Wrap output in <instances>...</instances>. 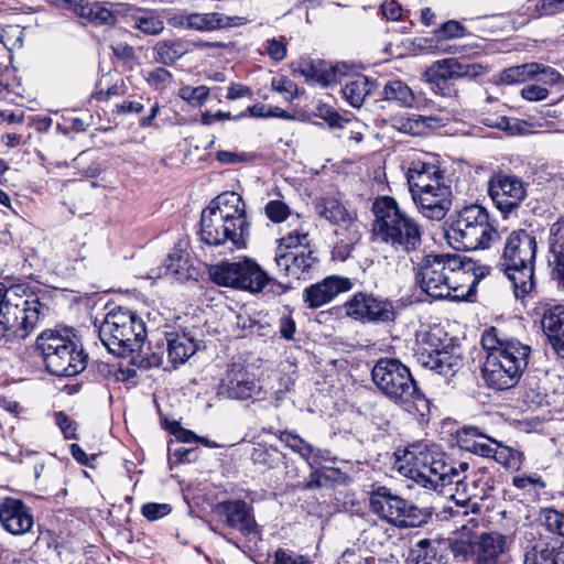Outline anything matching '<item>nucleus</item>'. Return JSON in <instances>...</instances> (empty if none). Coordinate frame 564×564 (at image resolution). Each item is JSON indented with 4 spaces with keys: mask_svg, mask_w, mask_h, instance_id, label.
<instances>
[{
    "mask_svg": "<svg viewBox=\"0 0 564 564\" xmlns=\"http://www.w3.org/2000/svg\"><path fill=\"white\" fill-rule=\"evenodd\" d=\"M292 69L294 74L303 76L306 83L327 87L347 75L350 67L346 63L333 64L324 59L301 57L292 64Z\"/></svg>",
    "mask_w": 564,
    "mask_h": 564,
    "instance_id": "412c9836",
    "label": "nucleus"
},
{
    "mask_svg": "<svg viewBox=\"0 0 564 564\" xmlns=\"http://www.w3.org/2000/svg\"><path fill=\"white\" fill-rule=\"evenodd\" d=\"M213 282L218 285L259 293L283 294L289 286L270 276L253 259L242 258L236 262L223 261L209 270Z\"/></svg>",
    "mask_w": 564,
    "mask_h": 564,
    "instance_id": "9b49d317",
    "label": "nucleus"
},
{
    "mask_svg": "<svg viewBox=\"0 0 564 564\" xmlns=\"http://www.w3.org/2000/svg\"><path fill=\"white\" fill-rule=\"evenodd\" d=\"M486 68L479 64L462 63L457 58L448 57L432 63L424 72L423 77L431 89L443 97L456 95V89L449 80L459 78H476L484 75Z\"/></svg>",
    "mask_w": 564,
    "mask_h": 564,
    "instance_id": "f3484780",
    "label": "nucleus"
},
{
    "mask_svg": "<svg viewBox=\"0 0 564 564\" xmlns=\"http://www.w3.org/2000/svg\"><path fill=\"white\" fill-rule=\"evenodd\" d=\"M218 395L236 401L251 400L260 410L278 409L286 398V390L278 389L269 393L248 366L242 362L228 365L218 386Z\"/></svg>",
    "mask_w": 564,
    "mask_h": 564,
    "instance_id": "1a4fd4ad",
    "label": "nucleus"
},
{
    "mask_svg": "<svg viewBox=\"0 0 564 564\" xmlns=\"http://www.w3.org/2000/svg\"><path fill=\"white\" fill-rule=\"evenodd\" d=\"M482 30L491 33L512 32L516 30V26L509 15L501 14L486 18L482 23Z\"/></svg>",
    "mask_w": 564,
    "mask_h": 564,
    "instance_id": "603ef678",
    "label": "nucleus"
},
{
    "mask_svg": "<svg viewBox=\"0 0 564 564\" xmlns=\"http://www.w3.org/2000/svg\"><path fill=\"white\" fill-rule=\"evenodd\" d=\"M541 324L554 351L564 359V305H555L546 310Z\"/></svg>",
    "mask_w": 564,
    "mask_h": 564,
    "instance_id": "c9c22d12",
    "label": "nucleus"
},
{
    "mask_svg": "<svg viewBox=\"0 0 564 564\" xmlns=\"http://www.w3.org/2000/svg\"><path fill=\"white\" fill-rule=\"evenodd\" d=\"M243 23V18L226 17L220 13L176 14L169 19V24L174 28L198 32H210L226 26L241 25Z\"/></svg>",
    "mask_w": 564,
    "mask_h": 564,
    "instance_id": "393cba45",
    "label": "nucleus"
},
{
    "mask_svg": "<svg viewBox=\"0 0 564 564\" xmlns=\"http://www.w3.org/2000/svg\"><path fill=\"white\" fill-rule=\"evenodd\" d=\"M371 378L378 389L395 403L415 408L419 403H427L409 368L397 359H379L371 370Z\"/></svg>",
    "mask_w": 564,
    "mask_h": 564,
    "instance_id": "ddd939ff",
    "label": "nucleus"
},
{
    "mask_svg": "<svg viewBox=\"0 0 564 564\" xmlns=\"http://www.w3.org/2000/svg\"><path fill=\"white\" fill-rule=\"evenodd\" d=\"M481 346L487 352L481 370L487 386L496 390L513 388L528 366L531 348L516 338L500 337L495 327L485 330Z\"/></svg>",
    "mask_w": 564,
    "mask_h": 564,
    "instance_id": "7ed1b4c3",
    "label": "nucleus"
},
{
    "mask_svg": "<svg viewBox=\"0 0 564 564\" xmlns=\"http://www.w3.org/2000/svg\"><path fill=\"white\" fill-rule=\"evenodd\" d=\"M549 250L554 257L555 271L564 286V217L550 228Z\"/></svg>",
    "mask_w": 564,
    "mask_h": 564,
    "instance_id": "ea45409f",
    "label": "nucleus"
},
{
    "mask_svg": "<svg viewBox=\"0 0 564 564\" xmlns=\"http://www.w3.org/2000/svg\"><path fill=\"white\" fill-rule=\"evenodd\" d=\"M274 564H313V562L303 555L279 549L274 555Z\"/></svg>",
    "mask_w": 564,
    "mask_h": 564,
    "instance_id": "680f3d73",
    "label": "nucleus"
},
{
    "mask_svg": "<svg viewBox=\"0 0 564 564\" xmlns=\"http://www.w3.org/2000/svg\"><path fill=\"white\" fill-rule=\"evenodd\" d=\"M35 347L51 375L74 377L87 367L88 355L79 340L68 332L45 329L37 336Z\"/></svg>",
    "mask_w": 564,
    "mask_h": 564,
    "instance_id": "6e6552de",
    "label": "nucleus"
},
{
    "mask_svg": "<svg viewBox=\"0 0 564 564\" xmlns=\"http://www.w3.org/2000/svg\"><path fill=\"white\" fill-rule=\"evenodd\" d=\"M369 502L375 514L395 527L414 528L424 521V514L416 506L393 495L387 487L373 490Z\"/></svg>",
    "mask_w": 564,
    "mask_h": 564,
    "instance_id": "dca6fc26",
    "label": "nucleus"
},
{
    "mask_svg": "<svg viewBox=\"0 0 564 564\" xmlns=\"http://www.w3.org/2000/svg\"><path fill=\"white\" fill-rule=\"evenodd\" d=\"M535 63H525L505 69L500 75V80L503 84L512 85L524 83L529 79H534Z\"/></svg>",
    "mask_w": 564,
    "mask_h": 564,
    "instance_id": "49530a36",
    "label": "nucleus"
},
{
    "mask_svg": "<svg viewBox=\"0 0 564 564\" xmlns=\"http://www.w3.org/2000/svg\"><path fill=\"white\" fill-rule=\"evenodd\" d=\"M251 459L253 464L271 469L282 464L285 455L275 446L258 444L252 449Z\"/></svg>",
    "mask_w": 564,
    "mask_h": 564,
    "instance_id": "79ce46f5",
    "label": "nucleus"
},
{
    "mask_svg": "<svg viewBox=\"0 0 564 564\" xmlns=\"http://www.w3.org/2000/svg\"><path fill=\"white\" fill-rule=\"evenodd\" d=\"M215 512L227 527L239 531L245 536L260 534V527L254 519L253 508L245 500L221 501L216 505Z\"/></svg>",
    "mask_w": 564,
    "mask_h": 564,
    "instance_id": "5701e85b",
    "label": "nucleus"
},
{
    "mask_svg": "<svg viewBox=\"0 0 564 564\" xmlns=\"http://www.w3.org/2000/svg\"><path fill=\"white\" fill-rule=\"evenodd\" d=\"M346 313L354 319L372 323H392L397 317L392 301L364 292L356 293L346 303Z\"/></svg>",
    "mask_w": 564,
    "mask_h": 564,
    "instance_id": "aec40b11",
    "label": "nucleus"
},
{
    "mask_svg": "<svg viewBox=\"0 0 564 564\" xmlns=\"http://www.w3.org/2000/svg\"><path fill=\"white\" fill-rule=\"evenodd\" d=\"M451 37H405L401 41L404 46L403 51L395 54L402 57L409 54L431 53V54H452L470 56L474 54V47L467 45H452L447 43Z\"/></svg>",
    "mask_w": 564,
    "mask_h": 564,
    "instance_id": "a878e982",
    "label": "nucleus"
},
{
    "mask_svg": "<svg viewBox=\"0 0 564 564\" xmlns=\"http://www.w3.org/2000/svg\"><path fill=\"white\" fill-rule=\"evenodd\" d=\"M521 97L529 101H542L545 100L550 91L539 85H527L521 89Z\"/></svg>",
    "mask_w": 564,
    "mask_h": 564,
    "instance_id": "e2e57ef3",
    "label": "nucleus"
},
{
    "mask_svg": "<svg viewBox=\"0 0 564 564\" xmlns=\"http://www.w3.org/2000/svg\"><path fill=\"white\" fill-rule=\"evenodd\" d=\"M126 3L120 2H89L75 0L70 9L87 23L95 26H112L122 23Z\"/></svg>",
    "mask_w": 564,
    "mask_h": 564,
    "instance_id": "b1692460",
    "label": "nucleus"
},
{
    "mask_svg": "<svg viewBox=\"0 0 564 564\" xmlns=\"http://www.w3.org/2000/svg\"><path fill=\"white\" fill-rule=\"evenodd\" d=\"M186 262L181 256L170 254L165 263V274L182 278V270Z\"/></svg>",
    "mask_w": 564,
    "mask_h": 564,
    "instance_id": "774afa93",
    "label": "nucleus"
},
{
    "mask_svg": "<svg viewBox=\"0 0 564 564\" xmlns=\"http://www.w3.org/2000/svg\"><path fill=\"white\" fill-rule=\"evenodd\" d=\"M272 88L284 95V99L292 101L297 95V86L285 76H278L272 79Z\"/></svg>",
    "mask_w": 564,
    "mask_h": 564,
    "instance_id": "5fc2aeb1",
    "label": "nucleus"
},
{
    "mask_svg": "<svg viewBox=\"0 0 564 564\" xmlns=\"http://www.w3.org/2000/svg\"><path fill=\"white\" fill-rule=\"evenodd\" d=\"M185 44L177 39H170L159 43L155 47V59L162 64H173L186 53Z\"/></svg>",
    "mask_w": 564,
    "mask_h": 564,
    "instance_id": "c03bdc74",
    "label": "nucleus"
},
{
    "mask_svg": "<svg viewBox=\"0 0 564 564\" xmlns=\"http://www.w3.org/2000/svg\"><path fill=\"white\" fill-rule=\"evenodd\" d=\"M315 117L323 119L330 128H340L344 119L328 105H318L314 111Z\"/></svg>",
    "mask_w": 564,
    "mask_h": 564,
    "instance_id": "6e6d98bb",
    "label": "nucleus"
},
{
    "mask_svg": "<svg viewBox=\"0 0 564 564\" xmlns=\"http://www.w3.org/2000/svg\"><path fill=\"white\" fill-rule=\"evenodd\" d=\"M279 440L283 442L293 452L297 453L306 462L311 458L319 457L322 451L316 449L313 445L303 440L300 435L292 432L283 431L279 435Z\"/></svg>",
    "mask_w": 564,
    "mask_h": 564,
    "instance_id": "37998d69",
    "label": "nucleus"
},
{
    "mask_svg": "<svg viewBox=\"0 0 564 564\" xmlns=\"http://www.w3.org/2000/svg\"><path fill=\"white\" fill-rule=\"evenodd\" d=\"M0 523L13 535H23L34 525L33 513L23 501L15 498H4L0 502Z\"/></svg>",
    "mask_w": 564,
    "mask_h": 564,
    "instance_id": "bb28decb",
    "label": "nucleus"
},
{
    "mask_svg": "<svg viewBox=\"0 0 564 564\" xmlns=\"http://www.w3.org/2000/svg\"><path fill=\"white\" fill-rule=\"evenodd\" d=\"M171 78V73L163 67H158L149 72L145 77L147 82L156 89L161 88L162 85L170 82Z\"/></svg>",
    "mask_w": 564,
    "mask_h": 564,
    "instance_id": "69168bd1",
    "label": "nucleus"
},
{
    "mask_svg": "<svg viewBox=\"0 0 564 564\" xmlns=\"http://www.w3.org/2000/svg\"><path fill=\"white\" fill-rule=\"evenodd\" d=\"M444 457L443 453L425 445L413 444L397 456L394 468L417 485L438 490L452 485L453 477L457 476V466L446 463Z\"/></svg>",
    "mask_w": 564,
    "mask_h": 564,
    "instance_id": "423d86ee",
    "label": "nucleus"
},
{
    "mask_svg": "<svg viewBox=\"0 0 564 564\" xmlns=\"http://www.w3.org/2000/svg\"><path fill=\"white\" fill-rule=\"evenodd\" d=\"M412 198L420 213L432 220H441L452 206V191L445 180L422 189H412Z\"/></svg>",
    "mask_w": 564,
    "mask_h": 564,
    "instance_id": "4be33fe9",
    "label": "nucleus"
},
{
    "mask_svg": "<svg viewBox=\"0 0 564 564\" xmlns=\"http://www.w3.org/2000/svg\"><path fill=\"white\" fill-rule=\"evenodd\" d=\"M497 442L477 426H464L457 432L459 447L480 457L490 458Z\"/></svg>",
    "mask_w": 564,
    "mask_h": 564,
    "instance_id": "f704fd0d",
    "label": "nucleus"
},
{
    "mask_svg": "<svg viewBox=\"0 0 564 564\" xmlns=\"http://www.w3.org/2000/svg\"><path fill=\"white\" fill-rule=\"evenodd\" d=\"M171 511L172 507L169 503L149 502L142 507V514L150 521L161 519Z\"/></svg>",
    "mask_w": 564,
    "mask_h": 564,
    "instance_id": "bf43d9fd",
    "label": "nucleus"
},
{
    "mask_svg": "<svg viewBox=\"0 0 564 564\" xmlns=\"http://www.w3.org/2000/svg\"><path fill=\"white\" fill-rule=\"evenodd\" d=\"M535 12L540 17H552L564 12V0H539Z\"/></svg>",
    "mask_w": 564,
    "mask_h": 564,
    "instance_id": "4d7b16f0",
    "label": "nucleus"
},
{
    "mask_svg": "<svg viewBox=\"0 0 564 564\" xmlns=\"http://www.w3.org/2000/svg\"><path fill=\"white\" fill-rule=\"evenodd\" d=\"M383 95L387 101L395 102L403 107H412L415 99L411 88L400 79L387 82L383 86Z\"/></svg>",
    "mask_w": 564,
    "mask_h": 564,
    "instance_id": "a19ab883",
    "label": "nucleus"
},
{
    "mask_svg": "<svg viewBox=\"0 0 564 564\" xmlns=\"http://www.w3.org/2000/svg\"><path fill=\"white\" fill-rule=\"evenodd\" d=\"M55 423L61 429L65 438L74 440L76 438V423L64 412H57L55 414Z\"/></svg>",
    "mask_w": 564,
    "mask_h": 564,
    "instance_id": "052dcab7",
    "label": "nucleus"
},
{
    "mask_svg": "<svg viewBox=\"0 0 564 564\" xmlns=\"http://www.w3.org/2000/svg\"><path fill=\"white\" fill-rule=\"evenodd\" d=\"M488 193L495 206L507 215L519 208L525 199L527 185L517 175L497 172L488 181Z\"/></svg>",
    "mask_w": 564,
    "mask_h": 564,
    "instance_id": "6ab92c4d",
    "label": "nucleus"
},
{
    "mask_svg": "<svg viewBox=\"0 0 564 564\" xmlns=\"http://www.w3.org/2000/svg\"><path fill=\"white\" fill-rule=\"evenodd\" d=\"M448 243L456 250L489 248L499 239V232L489 221V214L479 205L462 208L445 230Z\"/></svg>",
    "mask_w": 564,
    "mask_h": 564,
    "instance_id": "9d476101",
    "label": "nucleus"
},
{
    "mask_svg": "<svg viewBox=\"0 0 564 564\" xmlns=\"http://www.w3.org/2000/svg\"><path fill=\"white\" fill-rule=\"evenodd\" d=\"M372 232L395 252L411 256L422 246V226L402 210L391 196H382L372 204Z\"/></svg>",
    "mask_w": 564,
    "mask_h": 564,
    "instance_id": "20e7f679",
    "label": "nucleus"
},
{
    "mask_svg": "<svg viewBox=\"0 0 564 564\" xmlns=\"http://www.w3.org/2000/svg\"><path fill=\"white\" fill-rule=\"evenodd\" d=\"M444 172L433 162L413 158L406 167L409 189H422L434 183L444 181Z\"/></svg>",
    "mask_w": 564,
    "mask_h": 564,
    "instance_id": "2f4dec72",
    "label": "nucleus"
},
{
    "mask_svg": "<svg viewBox=\"0 0 564 564\" xmlns=\"http://www.w3.org/2000/svg\"><path fill=\"white\" fill-rule=\"evenodd\" d=\"M451 544L442 539H423L412 551L416 564H446Z\"/></svg>",
    "mask_w": 564,
    "mask_h": 564,
    "instance_id": "e433bc0d",
    "label": "nucleus"
},
{
    "mask_svg": "<svg viewBox=\"0 0 564 564\" xmlns=\"http://www.w3.org/2000/svg\"><path fill=\"white\" fill-rule=\"evenodd\" d=\"M275 267L279 275L296 280L311 278L317 262L313 251L307 252H275Z\"/></svg>",
    "mask_w": 564,
    "mask_h": 564,
    "instance_id": "c85d7f7f",
    "label": "nucleus"
},
{
    "mask_svg": "<svg viewBox=\"0 0 564 564\" xmlns=\"http://www.w3.org/2000/svg\"><path fill=\"white\" fill-rule=\"evenodd\" d=\"M507 539L499 532L477 533L475 564H502Z\"/></svg>",
    "mask_w": 564,
    "mask_h": 564,
    "instance_id": "473e14b6",
    "label": "nucleus"
},
{
    "mask_svg": "<svg viewBox=\"0 0 564 564\" xmlns=\"http://www.w3.org/2000/svg\"><path fill=\"white\" fill-rule=\"evenodd\" d=\"M98 333L104 346L119 357L139 350L147 337L142 319L120 306L106 314Z\"/></svg>",
    "mask_w": 564,
    "mask_h": 564,
    "instance_id": "f8f14e48",
    "label": "nucleus"
},
{
    "mask_svg": "<svg viewBox=\"0 0 564 564\" xmlns=\"http://www.w3.org/2000/svg\"><path fill=\"white\" fill-rule=\"evenodd\" d=\"M122 23L131 24L148 35H158L164 30V20L159 11L128 3L124 6Z\"/></svg>",
    "mask_w": 564,
    "mask_h": 564,
    "instance_id": "72a5a7b5",
    "label": "nucleus"
},
{
    "mask_svg": "<svg viewBox=\"0 0 564 564\" xmlns=\"http://www.w3.org/2000/svg\"><path fill=\"white\" fill-rule=\"evenodd\" d=\"M538 243L533 231L516 229L505 239L499 264L512 282L517 297H523L534 286V262Z\"/></svg>",
    "mask_w": 564,
    "mask_h": 564,
    "instance_id": "0eeeda50",
    "label": "nucleus"
},
{
    "mask_svg": "<svg viewBox=\"0 0 564 564\" xmlns=\"http://www.w3.org/2000/svg\"><path fill=\"white\" fill-rule=\"evenodd\" d=\"M178 96L192 107H202L208 99L209 88L205 85L197 87L185 85L178 89Z\"/></svg>",
    "mask_w": 564,
    "mask_h": 564,
    "instance_id": "de8ad7c7",
    "label": "nucleus"
},
{
    "mask_svg": "<svg viewBox=\"0 0 564 564\" xmlns=\"http://www.w3.org/2000/svg\"><path fill=\"white\" fill-rule=\"evenodd\" d=\"M351 288L350 279L329 275L304 289L303 301L310 308H318L333 301L338 294L348 292Z\"/></svg>",
    "mask_w": 564,
    "mask_h": 564,
    "instance_id": "cd10ccee",
    "label": "nucleus"
},
{
    "mask_svg": "<svg viewBox=\"0 0 564 564\" xmlns=\"http://www.w3.org/2000/svg\"><path fill=\"white\" fill-rule=\"evenodd\" d=\"M481 521L478 518L466 519L460 529L454 533V536L445 539L451 544L449 553L456 558L475 561L477 529Z\"/></svg>",
    "mask_w": 564,
    "mask_h": 564,
    "instance_id": "7c9ffc66",
    "label": "nucleus"
},
{
    "mask_svg": "<svg viewBox=\"0 0 564 564\" xmlns=\"http://www.w3.org/2000/svg\"><path fill=\"white\" fill-rule=\"evenodd\" d=\"M165 339L167 358L174 367L184 364L197 350V344L188 333H167Z\"/></svg>",
    "mask_w": 564,
    "mask_h": 564,
    "instance_id": "58836bf2",
    "label": "nucleus"
},
{
    "mask_svg": "<svg viewBox=\"0 0 564 564\" xmlns=\"http://www.w3.org/2000/svg\"><path fill=\"white\" fill-rule=\"evenodd\" d=\"M300 246H308V232L303 229L290 231L280 238L276 252H293L292 249Z\"/></svg>",
    "mask_w": 564,
    "mask_h": 564,
    "instance_id": "09e8293b",
    "label": "nucleus"
},
{
    "mask_svg": "<svg viewBox=\"0 0 564 564\" xmlns=\"http://www.w3.org/2000/svg\"><path fill=\"white\" fill-rule=\"evenodd\" d=\"M490 458L495 459L507 469L518 470L522 465L523 454L510 446L497 442Z\"/></svg>",
    "mask_w": 564,
    "mask_h": 564,
    "instance_id": "a18cd8bd",
    "label": "nucleus"
},
{
    "mask_svg": "<svg viewBox=\"0 0 564 564\" xmlns=\"http://www.w3.org/2000/svg\"><path fill=\"white\" fill-rule=\"evenodd\" d=\"M314 206L319 217L338 227L335 234L341 237L339 241L345 248H349L359 241L360 232L356 215L340 199L333 196L322 197L315 200Z\"/></svg>",
    "mask_w": 564,
    "mask_h": 564,
    "instance_id": "a211bd4d",
    "label": "nucleus"
},
{
    "mask_svg": "<svg viewBox=\"0 0 564 564\" xmlns=\"http://www.w3.org/2000/svg\"><path fill=\"white\" fill-rule=\"evenodd\" d=\"M265 51L273 61L280 62L286 55V45L282 41L272 37L267 42Z\"/></svg>",
    "mask_w": 564,
    "mask_h": 564,
    "instance_id": "338daca9",
    "label": "nucleus"
},
{
    "mask_svg": "<svg viewBox=\"0 0 564 564\" xmlns=\"http://www.w3.org/2000/svg\"><path fill=\"white\" fill-rule=\"evenodd\" d=\"M378 87L376 79L365 75H355L346 80L341 87V93L352 107L359 108L368 98L375 95Z\"/></svg>",
    "mask_w": 564,
    "mask_h": 564,
    "instance_id": "4c0bfd02",
    "label": "nucleus"
},
{
    "mask_svg": "<svg viewBox=\"0 0 564 564\" xmlns=\"http://www.w3.org/2000/svg\"><path fill=\"white\" fill-rule=\"evenodd\" d=\"M473 263L456 254H427L415 268L420 289L429 296L453 301L467 300L476 283Z\"/></svg>",
    "mask_w": 564,
    "mask_h": 564,
    "instance_id": "f257e3e1",
    "label": "nucleus"
},
{
    "mask_svg": "<svg viewBox=\"0 0 564 564\" xmlns=\"http://www.w3.org/2000/svg\"><path fill=\"white\" fill-rule=\"evenodd\" d=\"M200 239L208 246L245 248L250 235L246 204L240 195L226 192L212 200L200 215Z\"/></svg>",
    "mask_w": 564,
    "mask_h": 564,
    "instance_id": "f03ea898",
    "label": "nucleus"
},
{
    "mask_svg": "<svg viewBox=\"0 0 564 564\" xmlns=\"http://www.w3.org/2000/svg\"><path fill=\"white\" fill-rule=\"evenodd\" d=\"M441 329L424 333L417 339L414 355L420 365L434 372L448 377L463 367L460 347L453 343Z\"/></svg>",
    "mask_w": 564,
    "mask_h": 564,
    "instance_id": "2eb2a0df",
    "label": "nucleus"
},
{
    "mask_svg": "<svg viewBox=\"0 0 564 564\" xmlns=\"http://www.w3.org/2000/svg\"><path fill=\"white\" fill-rule=\"evenodd\" d=\"M543 523L549 531L564 536V512L545 509L543 511Z\"/></svg>",
    "mask_w": 564,
    "mask_h": 564,
    "instance_id": "864d4df0",
    "label": "nucleus"
},
{
    "mask_svg": "<svg viewBox=\"0 0 564 564\" xmlns=\"http://www.w3.org/2000/svg\"><path fill=\"white\" fill-rule=\"evenodd\" d=\"M535 66L538 68H534V78L540 76L538 82H541L544 85H560L564 87V76H562L555 68L541 63H535Z\"/></svg>",
    "mask_w": 564,
    "mask_h": 564,
    "instance_id": "3c124183",
    "label": "nucleus"
},
{
    "mask_svg": "<svg viewBox=\"0 0 564 564\" xmlns=\"http://www.w3.org/2000/svg\"><path fill=\"white\" fill-rule=\"evenodd\" d=\"M524 564H564V547L556 546L533 532L525 536Z\"/></svg>",
    "mask_w": 564,
    "mask_h": 564,
    "instance_id": "c756f323",
    "label": "nucleus"
},
{
    "mask_svg": "<svg viewBox=\"0 0 564 564\" xmlns=\"http://www.w3.org/2000/svg\"><path fill=\"white\" fill-rule=\"evenodd\" d=\"M433 122H435V119L432 117H423L419 115H413L412 118H409L406 122L402 124V129L404 131H408L412 134H420L422 132L423 127H433Z\"/></svg>",
    "mask_w": 564,
    "mask_h": 564,
    "instance_id": "13d9d810",
    "label": "nucleus"
},
{
    "mask_svg": "<svg viewBox=\"0 0 564 564\" xmlns=\"http://www.w3.org/2000/svg\"><path fill=\"white\" fill-rule=\"evenodd\" d=\"M468 468L467 463H459L457 466V476L453 477L452 485H455V492L452 498L456 509L452 511L453 518H478L481 521V513L485 509L484 501L495 489V479L486 470H478L468 480L465 475Z\"/></svg>",
    "mask_w": 564,
    "mask_h": 564,
    "instance_id": "4468645a",
    "label": "nucleus"
},
{
    "mask_svg": "<svg viewBox=\"0 0 564 564\" xmlns=\"http://www.w3.org/2000/svg\"><path fill=\"white\" fill-rule=\"evenodd\" d=\"M265 216L274 224L285 221L291 215L290 207L280 199H273L264 206Z\"/></svg>",
    "mask_w": 564,
    "mask_h": 564,
    "instance_id": "8fccbe9b",
    "label": "nucleus"
},
{
    "mask_svg": "<svg viewBox=\"0 0 564 564\" xmlns=\"http://www.w3.org/2000/svg\"><path fill=\"white\" fill-rule=\"evenodd\" d=\"M42 308L39 299H24L0 283V351L17 348L33 332Z\"/></svg>",
    "mask_w": 564,
    "mask_h": 564,
    "instance_id": "39448f33",
    "label": "nucleus"
},
{
    "mask_svg": "<svg viewBox=\"0 0 564 564\" xmlns=\"http://www.w3.org/2000/svg\"><path fill=\"white\" fill-rule=\"evenodd\" d=\"M484 123L491 128H498L500 130H505L510 132L511 134L516 131V126L518 122L514 121L511 123V120L503 116H491L484 119Z\"/></svg>",
    "mask_w": 564,
    "mask_h": 564,
    "instance_id": "0e129e2a",
    "label": "nucleus"
}]
</instances>
